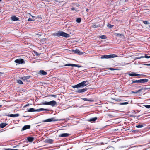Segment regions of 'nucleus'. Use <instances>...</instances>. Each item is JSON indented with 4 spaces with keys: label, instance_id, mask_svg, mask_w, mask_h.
<instances>
[{
    "label": "nucleus",
    "instance_id": "f257e3e1",
    "mask_svg": "<svg viewBox=\"0 0 150 150\" xmlns=\"http://www.w3.org/2000/svg\"><path fill=\"white\" fill-rule=\"evenodd\" d=\"M54 36H57L59 37L60 36H62L64 37H68L69 36V35L67 34L64 32L61 31H59L57 33H55L54 34Z\"/></svg>",
    "mask_w": 150,
    "mask_h": 150
},
{
    "label": "nucleus",
    "instance_id": "f03ea898",
    "mask_svg": "<svg viewBox=\"0 0 150 150\" xmlns=\"http://www.w3.org/2000/svg\"><path fill=\"white\" fill-rule=\"evenodd\" d=\"M57 103L56 101L54 100L51 101L49 102L46 101L42 102L41 103V105H49L53 106H54Z\"/></svg>",
    "mask_w": 150,
    "mask_h": 150
},
{
    "label": "nucleus",
    "instance_id": "7ed1b4c3",
    "mask_svg": "<svg viewBox=\"0 0 150 150\" xmlns=\"http://www.w3.org/2000/svg\"><path fill=\"white\" fill-rule=\"evenodd\" d=\"M117 57V56L115 54H110V55H102L101 57V58H111Z\"/></svg>",
    "mask_w": 150,
    "mask_h": 150
},
{
    "label": "nucleus",
    "instance_id": "20e7f679",
    "mask_svg": "<svg viewBox=\"0 0 150 150\" xmlns=\"http://www.w3.org/2000/svg\"><path fill=\"white\" fill-rule=\"evenodd\" d=\"M72 52L80 55H82L84 53V52H80L78 49H76L75 50H73Z\"/></svg>",
    "mask_w": 150,
    "mask_h": 150
},
{
    "label": "nucleus",
    "instance_id": "39448f33",
    "mask_svg": "<svg viewBox=\"0 0 150 150\" xmlns=\"http://www.w3.org/2000/svg\"><path fill=\"white\" fill-rule=\"evenodd\" d=\"M128 75L131 76H139L142 75L139 74L134 73V72H132L131 73H128Z\"/></svg>",
    "mask_w": 150,
    "mask_h": 150
},
{
    "label": "nucleus",
    "instance_id": "423d86ee",
    "mask_svg": "<svg viewBox=\"0 0 150 150\" xmlns=\"http://www.w3.org/2000/svg\"><path fill=\"white\" fill-rule=\"evenodd\" d=\"M15 62L17 63L18 64H22L24 63V61L23 59H17L15 60Z\"/></svg>",
    "mask_w": 150,
    "mask_h": 150
},
{
    "label": "nucleus",
    "instance_id": "0eeeda50",
    "mask_svg": "<svg viewBox=\"0 0 150 150\" xmlns=\"http://www.w3.org/2000/svg\"><path fill=\"white\" fill-rule=\"evenodd\" d=\"M88 89V88H84L79 89L76 91V93H80L84 92L86 91Z\"/></svg>",
    "mask_w": 150,
    "mask_h": 150
},
{
    "label": "nucleus",
    "instance_id": "6e6552de",
    "mask_svg": "<svg viewBox=\"0 0 150 150\" xmlns=\"http://www.w3.org/2000/svg\"><path fill=\"white\" fill-rule=\"evenodd\" d=\"M64 66H71L72 67H77L78 68H80L81 67V66L80 65H79L78 64H66L64 65Z\"/></svg>",
    "mask_w": 150,
    "mask_h": 150
},
{
    "label": "nucleus",
    "instance_id": "1a4fd4ad",
    "mask_svg": "<svg viewBox=\"0 0 150 150\" xmlns=\"http://www.w3.org/2000/svg\"><path fill=\"white\" fill-rule=\"evenodd\" d=\"M87 82L86 81H84L79 83L80 87H83L87 85V84H86Z\"/></svg>",
    "mask_w": 150,
    "mask_h": 150
},
{
    "label": "nucleus",
    "instance_id": "9d476101",
    "mask_svg": "<svg viewBox=\"0 0 150 150\" xmlns=\"http://www.w3.org/2000/svg\"><path fill=\"white\" fill-rule=\"evenodd\" d=\"M58 120L55 119L54 118H49L46 119L44 121L45 122H50L51 121H55Z\"/></svg>",
    "mask_w": 150,
    "mask_h": 150
},
{
    "label": "nucleus",
    "instance_id": "9b49d317",
    "mask_svg": "<svg viewBox=\"0 0 150 150\" xmlns=\"http://www.w3.org/2000/svg\"><path fill=\"white\" fill-rule=\"evenodd\" d=\"M54 142V140L52 139H47L45 140V143H47L49 144H52Z\"/></svg>",
    "mask_w": 150,
    "mask_h": 150
},
{
    "label": "nucleus",
    "instance_id": "f8f14e48",
    "mask_svg": "<svg viewBox=\"0 0 150 150\" xmlns=\"http://www.w3.org/2000/svg\"><path fill=\"white\" fill-rule=\"evenodd\" d=\"M30 125H25L23 127L22 130L23 131L27 129H28L30 128Z\"/></svg>",
    "mask_w": 150,
    "mask_h": 150
},
{
    "label": "nucleus",
    "instance_id": "ddd939ff",
    "mask_svg": "<svg viewBox=\"0 0 150 150\" xmlns=\"http://www.w3.org/2000/svg\"><path fill=\"white\" fill-rule=\"evenodd\" d=\"M69 134L67 133H63L59 136V137H65L69 136Z\"/></svg>",
    "mask_w": 150,
    "mask_h": 150
},
{
    "label": "nucleus",
    "instance_id": "4468645a",
    "mask_svg": "<svg viewBox=\"0 0 150 150\" xmlns=\"http://www.w3.org/2000/svg\"><path fill=\"white\" fill-rule=\"evenodd\" d=\"M19 116V114H11L8 115V116L11 117H18Z\"/></svg>",
    "mask_w": 150,
    "mask_h": 150
},
{
    "label": "nucleus",
    "instance_id": "2eb2a0df",
    "mask_svg": "<svg viewBox=\"0 0 150 150\" xmlns=\"http://www.w3.org/2000/svg\"><path fill=\"white\" fill-rule=\"evenodd\" d=\"M39 73L40 75H45L47 74V73L43 70H41L39 71Z\"/></svg>",
    "mask_w": 150,
    "mask_h": 150
},
{
    "label": "nucleus",
    "instance_id": "dca6fc26",
    "mask_svg": "<svg viewBox=\"0 0 150 150\" xmlns=\"http://www.w3.org/2000/svg\"><path fill=\"white\" fill-rule=\"evenodd\" d=\"M140 83H144L148 81L149 80L147 79H140Z\"/></svg>",
    "mask_w": 150,
    "mask_h": 150
},
{
    "label": "nucleus",
    "instance_id": "f3484780",
    "mask_svg": "<svg viewBox=\"0 0 150 150\" xmlns=\"http://www.w3.org/2000/svg\"><path fill=\"white\" fill-rule=\"evenodd\" d=\"M11 19L13 21H18L19 18L16 16H14L11 17Z\"/></svg>",
    "mask_w": 150,
    "mask_h": 150
},
{
    "label": "nucleus",
    "instance_id": "a211bd4d",
    "mask_svg": "<svg viewBox=\"0 0 150 150\" xmlns=\"http://www.w3.org/2000/svg\"><path fill=\"white\" fill-rule=\"evenodd\" d=\"M7 125V124L5 123H3L0 124V127L3 128L6 126Z\"/></svg>",
    "mask_w": 150,
    "mask_h": 150
},
{
    "label": "nucleus",
    "instance_id": "6ab92c4d",
    "mask_svg": "<svg viewBox=\"0 0 150 150\" xmlns=\"http://www.w3.org/2000/svg\"><path fill=\"white\" fill-rule=\"evenodd\" d=\"M132 82L131 84H132L134 83H140V79L138 80H132Z\"/></svg>",
    "mask_w": 150,
    "mask_h": 150
},
{
    "label": "nucleus",
    "instance_id": "aec40b11",
    "mask_svg": "<svg viewBox=\"0 0 150 150\" xmlns=\"http://www.w3.org/2000/svg\"><path fill=\"white\" fill-rule=\"evenodd\" d=\"M49 110L47 109H44L42 108H41L38 109H37L35 110V111L37 112H40L42 111H48Z\"/></svg>",
    "mask_w": 150,
    "mask_h": 150
},
{
    "label": "nucleus",
    "instance_id": "412c9836",
    "mask_svg": "<svg viewBox=\"0 0 150 150\" xmlns=\"http://www.w3.org/2000/svg\"><path fill=\"white\" fill-rule=\"evenodd\" d=\"M34 139L33 137H27V140L30 142H32L34 140Z\"/></svg>",
    "mask_w": 150,
    "mask_h": 150
},
{
    "label": "nucleus",
    "instance_id": "4be33fe9",
    "mask_svg": "<svg viewBox=\"0 0 150 150\" xmlns=\"http://www.w3.org/2000/svg\"><path fill=\"white\" fill-rule=\"evenodd\" d=\"M30 76H24L23 77L21 78V79L24 81L25 80H27L28 79H29L30 78Z\"/></svg>",
    "mask_w": 150,
    "mask_h": 150
},
{
    "label": "nucleus",
    "instance_id": "5701e85b",
    "mask_svg": "<svg viewBox=\"0 0 150 150\" xmlns=\"http://www.w3.org/2000/svg\"><path fill=\"white\" fill-rule=\"evenodd\" d=\"M100 24L96 25L95 24H93L92 25V27L93 28H97L98 27H100Z\"/></svg>",
    "mask_w": 150,
    "mask_h": 150
},
{
    "label": "nucleus",
    "instance_id": "b1692460",
    "mask_svg": "<svg viewBox=\"0 0 150 150\" xmlns=\"http://www.w3.org/2000/svg\"><path fill=\"white\" fill-rule=\"evenodd\" d=\"M97 119V118L96 117H94V118H91L90 119H89V121H90V122H91V121H92V122H95Z\"/></svg>",
    "mask_w": 150,
    "mask_h": 150
},
{
    "label": "nucleus",
    "instance_id": "393cba45",
    "mask_svg": "<svg viewBox=\"0 0 150 150\" xmlns=\"http://www.w3.org/2000/svg\"><path fill=\"white\" fill-rule=\"evenodd\" d=\"M28 111L29 112H32L34 111H36L33 108H31L28 110Z\"/></svg>",
    "mask_w": 150,
    "mask_h": 150
},
{
    "label": "nucleus",
    "instance_id": "a878e982",
    "mask_svg": "<svg viewBox=\"0 0 150 150\" xmlns=\"http://www.w3.org/2000/svg\"><path fill=\"white\" fill-rule=\"evenodd\" d=\"M99 37L100 38L103 39H105L107 38V37L105 35H101Z\"/></svg>",
    "mask_w": 150,
    "mask_h": 150
},
{
    "label": "nucleus",
    "instance_id": "bb28decb",
    "mask_svg": "<svg viewBox=\"0 0 150 150\" xmlns=\"http://www.w3.org/2000/svg\"><path fill=\"white\" fill-rule=\"evenodd\" d=\"M72 87L73 88H78L80 87V86L79 85V83L74 86H72Z\"/></svg>",
    "mask_w": 150,
    "mask_h": 150
},
{
    "label": "nucleus",
    "instance_id": "cd10ccee",
    "mask_svg": "<svg viewBox=\"0 0 150 150\" xmlns=\"http://www.w3.org/2000/svg\"><path fill=\"white\" fill-rule=\"evenodd\" d=\"M114 25H112L109 24H108L107 25V27L110 28H112L114 27Z\"/></svg>",
    "mask_w": 150,
    "mask_h": 150
},
{
    "label": "nucleus",
    "instance_id": "c85d7f7f",
    "mask_svg": "<svg viewBox=\"0 0 150 150\" xmlns=\"http://www.w3.org/2000/svg\"><path fill=\"white\" fill-rule=\"evenodd\" d=\"M82 99L84 101H92V100L91 99H88L86 98H83Z\"/></svg>",
    "mask_w": 150,
    "mask_h": 150
},
{
    "label": "nucleus",
    "instance_id": "c756f323",
    "mask_svg": "<svg viewBox=\"0 0 150 150\" xmlns=\"http://www.w3.org/2000/svg\"><path fill=\"white\" fill-rule=\"evenodd\" d=\"M17 81V82L20 84H23L22 81L20 80H18Z\"/></svg>",
    "mask_w": 150,
    "mask_h": 150
},
{
    "label": "nucleus",
    "instance_id": "7c9ffc66",
    "mask_svg": "<svg viewBox=\"0 0 150 150\" xmlns=\"http://www.w3.org/2000/svg\"><path fill=\"white\" fill-rule=\"evenodd\" d=\"M143 127V125H138L136 126V127L137 128H140Z\"/></svg>",
    "mask_w": 150,
    "mask_h": 150
},
{
    "label": "nucleus",
    "instance_id": "2f4dec72",
    "mask_svg": "<svg viewBox=\"0 0 150 150\" xmlns=\"http://www.w3.org/2000/svg\"><path fill=\"white\" fill-rule=\"evenodd\" d=\"M143 23L145 25L149 24V23L148 22V21H142Z\"/></svg>",
    "mask_w": 150,
    "mask_h": 150
},
{
    "label": "nucleus",
    "instance_id": "473e14b6",
    "mask_svg": "<svg viewBox=\"0 0 150 150\" xmlns=\"http://www.w3.org/2000/svg\"><path fill=\"white\" fill-rule=\"evenodd\" d=\"M81 21V19L80 18H78L76 20V22L78 23H80Z\"/></svg>",
    "mask_w": 150,
    "mask_h": 150
},
{
    "label": "nucleus",
    "instance_id": "72a5a7b5",
    "mask_svg": "<svg viewBox=\"0 0 150 150\" xmlns=\"http://www.w3.org/2000/svg\"><path fill=\"white\" fill-rule=\"evenodd\" d=\"M108 69H110V70H112V71H113V70H117V69H114V68H109Z\"/></svg>",
    "mask_w": 150,
    "mask_h": 150
},
{
    "label": "nucleus",
    "instance_id": "f704fd0d",
    "mask_svg": "<svg viewBox=\"0 0 150 150\" xmlns=\"http://www.w3.org/2000/svg\"><path fill=\"white\" fill-rule=\"evenodd\" d=\"M145 58H150V56H148L147 55V54H145V55L144 56Z\"/></svg>",
    "mask_w": 150,
    "mask_h": 150
},
{
    "label": "nucleus",
    "instance_id": "c9c22d12",
    "mask_svg": "<svg viewBox=\"0 0 150 150\" xmlns=\"http://www.w3.org/2000/svg\"><path fill=\"white\" fill-rule=\"evenodd\" d=\"M144 106L147 108H150V105H145Z\"/></svg>",
    "mask_w": 150,
    "mask_h": 150
},
{
    "label": "nucleus",
    "instance_id": "e433bc0d",
    "mask_svg": "<svg viewBox=\"0 0 150 150\" xmlns=\"http://www.w3.org/2000/svg\"><path fill=\"white\" fill-rule=\"evenodd\" d=\"M128 104V103L127 102H125L124 103H121V104L122 105H125V104Z\"/></svg>",
    "mask_w": 150,
    "mask_h": 150
},
{
    "label": "nucleus",
    "instance_id": "4c0bfd02",
    "mask_svg": "<svg viewBox=\"0 0 150 150\" xmlns=\"http://www.w3.org/2000/svg\"><path fill=\"white\" fill-rule=\"evenodd\" d=\"M143 89V88H142L141 89L137 90V92H138V93L140 92Z\"/></svg>",
    "mask_w": 150,
    "mask_h": 150
},
{
    "label": "nucleus",
    "instance_id": "58836bf2",
    "mask_svg": "<svg viewBox=\"0 0 150 150\" xmlns=\"http://www.w3.org/2000/svg\"><path fill=\"white\" fill-rule=\"evenodd\" d=\"M132 93H138V92H137V90H136L135 91H132Z\"/></svg>",
    "mask_w": 150,
    "mask_h": 150
},
{
    "label": "nucleus",
    "instance_id": "ea45409f",
    "mask_svg": "<svg viewBox=\"0 0 150 150\" xmlns=\"http://www.w3.org/2000/svg\"><path fill=\"white\" fill-rule=\"evenodd\" d=\"M34 54L37 56H39V54L36 52H35Z\"/></svg>",
    "mask_w": 150,
    "mask_h": 150
},
{
    "label": "nucleus",
    "instance_id": "a19ab883",
    "mask_svg": "<svg viewBox=\"0 0 150 150\" xmlns=\"http://www.w3.org/2000/svg\"><path fill=\"white\" fill-rule=\"evenodd\" d=\"M145 58L144 56H141V57H138L137 58V59H141V58Z\"/></svg>",
    "mask_w": 150,
    "mask_h": 150
},
{
    "label": "nucleus",
    "instance_id": "79ce46f5",
    "mask_svg": "<svg viewBox=\"0 0 150 150\" xmlns=\"http://www.w3.org/2000/svg\"><path fill=\"white\" fill-rule=\"evenodd\" d=\"M57 96L56 95H52L51 96L53 97H56Z\"/></svg>",
    "mask_w": 150,
    "mask_h": 150
},
{
    "label": "nucleus",
    "instance_id": "37998d69",
    "mask_svg": "<svg viewBox=\"0 0 150 150\" xmlns=\"http://www.w3.org/2000/svg\"><path fill=\"white\" fill-rule=\"evenodd\" d=\"M28 21H33V20H32V19L31 18H29L28 19Z\"/></svg>",
    "mask_w": 150,
    "mask_h": 150
},
{
    "label": "nucleus",
    "instance_id": "c03bdc74",
    "mask_svg": "<svg viewBox=\"0 0 150 150\" xmlns=\"http://www.w3.org/2000/svg\"><path fill=\"white\" fill-rule=\"evenodd\" d=\"M144 65L146 66H150V64H144Z\"/></svg>",
    "mask_w": 150,
    "mask_h": 150
},
{
    "label": "nucleus",
    "instance_id": "a18cd8bd",
    "mask_svg": "<svg viewBox=\"0 0 150 150\" xmlns=\"http://www.w3.org/2000/svg\"><path fill=\"white\" fill-rule=\"evenodd\" d=\"M143 90H146L148 89H148V88H143Z\"/></svg>",
    "mask_w": 150,
    "mask_h": 150
},
{
    "label": "nucleus",
    "instance_id": "49530a36",
    "mask_svg": "<svg viewBox=\"0 0 150 150\" xmlns=\"http://www.w3.org/2000/svg\"><path fill=\"white\" fill-rule=\"evenodd\" d=\"M71 10H75V8H71Z\"/></svg>",
    "mask_w": 150,
    "mask_h": 150
},
{
    "label": "nucleus",
    "instance_id": "de8ad7c7",
    "mask_svg": "<svg viewBox=\"0 0 150 150\" xmlns=\"http://www.w3.org/2000/svg\"><path fill=\"white\" fill-rule=\"evenodd\" d=\"M23 117H28V116H23Z\"/></svg>",
    "mask_w": 150,
    "mask_h": 150
},
{
    "label": "nucleus",
    "instance_id": "09e8293b",
    "mask_svg": "<svg viewBox=\"0 0 150 150\" xmlns=\"http://www.w3.org/2000/svg\"><path fill=\"white\" fill-rule=\"evenodd\" d=\"M111 115H109H109H108V116H111Z\"/></svg>",
    "mask_w": 150,
    "mask_h": 150
},
{
    "label": "nucleus",
    "instance_id": "8fccbe9b",
    "mask_svg": "<svg viewBox=\"0 0 150 150\" xmlns=\"http://www.w3.org/2000/svg\"><path fill=\"white\" fill-rule=\"evenodd\" d=\"M2 106V105H0V108H1Z\"/></svg>",
    "mask_w": 150,
    "mask_h": 150
},
{
    "label": "nucleus",
    "instance_id": "3c124183",
    "mask_svg": "<svg viewBox=\"0 0 150 150\" xmlns=\"http://www.w3.org/2000/svg\"><path fill=\"white\" fill-rule=\"evenodd\" d=\"M137 87L138 88H140L141 87V86H138Z\"/></svg>",
    "mask_w": 150,
    "mask_h": 150
},
{
    "label": "nucleus",
    "instance_id": "603ef678",
    "mask_svg": "<svg viewBox=\"0 0 150 150\" xmlns=\"http://www.w3.org/2000/svg\"><path fill=\"white\" fill-rule=\"evenodd\" d=\"M3 74V73L0 72V74Z\"/></svg>",
    "mask_w": 150,
    "mask_h": 150
},
{
    "label": "nucleus",
    "instance_id": "864d4df0",
    "mask_svg": "<svg viewBox=\"0 0 150 150\" xmlns=\"http://www.w3.org/2000/svg\"><path fill=\"white\" fill-rule=\"evenodd\" d=\"M128 0H125V1L126 2V1H127Z\"/></svg>",
    "mask_w": 150,
    "mask_h": 150
},
{
    "label": "nucleus",
    "instance_id": "5fc2aeb1",
    "mask_svg": "<svg viewBox=\"0 0 150 150\" xmlns=\"http://www.w3.org/2000/svg\"><path fill=\"white\" fill-rule=\"evenodd\" d=\"M118 34V35H120V34Z\"/></svg>",
    "mask_w": 150,
    "mask_h": 150
},
{
    "label": "nucleus",
    "instance_id": "6e6d98bb",
    "mask_svg": "<svg viewBox=\"0 0 150 150\" xmlns=\"http://www.w3.org/2000/svg\"><path fill=\"white\" fill-rule=\"evenodd\" d=\"M28 105H26L25 106H28Z\"/></svg>",
    "mask_w": 150,
    "mask_h": 150
},
{
    "label": "nucleus",
    "instance_id": "4d7b16f0",
    "mask_svg": "<svg viewBox=\"0 0 150 150\" xmlns=\"http://www.w3.org/2000/svg\"><path fill=\"white\" fill-rule=\"evenodd\" d=\"M149 28H150V25H149Z\"/></svg>",
    "mask_w": 150,
    "mask_h": 150
},
{
    "label": "nucleus",
    "instance_id": "13d9d810",
    "mask_svg": "<svg viewBox=\"0 0 150 150\" xmlns=\"http://www.w3.org/2000/svg\"><path fill=\"white\" fill-rule=\"evenodd\" d=\"M148 89H150V88H148Z\"/></svg>",
    "mask_w": 150,
    "mask_h": 150
},
{
    "label": "nucleus",
    "instance_id": "bf43d9fd",
    "mask_svg": "<svg viewBox=\"0 0 150 150\" xmlns=\"http://www.w3.org/2000/svg\"><path fill=\"white\" fill-rule=\"evenodd\" d=\"M88 9H86V11H88Z\"/></svg>",
    "mask_w": 150,
    "mask_h": 150
},
{
    "label": "nucleus",
    "instance_id": "052dcab7",
    "mask_svg": "<svg viewBox=\"0 0 150 150\" xmlns=\"http://www.w3.org/2000/svg\"><path fill=\"white\" fill-rule=\"evenodd\" d=\"M55 63H58V62H56Z\"/></svg>",
    "mask_w": 150,
    "mask_h": 150
},
{
    "label": "nucleus",
    "instance_id": "680f3d73",
    "mask_svg": "<svg viewBox=\"0 0 150 150\" xmlns=\"http://www.w3.org/2000/svg\"><path fill=\"white\" fill-rule=\"evenodd\" d=\"M2 0H0V2H1V1Z\"/></svg>",
    "mask_w": 150,
    "mask_h": 150
},
{
    "label": "nucleus",
    "instance_id": "e2e57ef3",
    "mask_svg": "<svg viewBox=\"0 0 150 150\" xmlns=\"http://www.w3.org/2000/svg\"><path fill=\"white\" fill-rule=\"evenodd\" d=\"M32 17H34V16H32Z\"/></svg>",
    "mask_w": 150,
    "mask_h": 150
}]
</instances>
